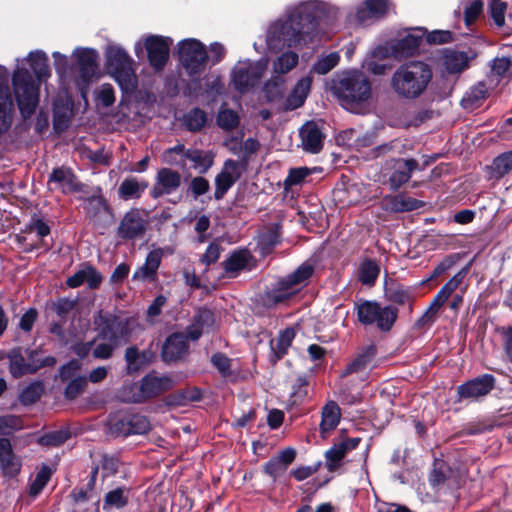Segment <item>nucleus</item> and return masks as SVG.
I'll return each instance as SVG.
<instances>
[{"instance_id":"obj_1","label":"nucleus","mask_w":512,"mask_h":512,"mask_svg":"<svg viewBox=\"0 0 512 512\" xmlns=\"http://www.w3.org/2000/svg\"><path fill=\"white\" fill-rule=\"evenodd\" d=\"M323 12L322 6L316 3H305L285 21L273 24L267 36V44L271 49L282 46L298 47L312 41L318 21Z\"/></svg>"},{"instance_id":"obj_2","label":"nucleus","mask_w":512,"mask_h":512,"mask_svg":"<svg viewBox=\"0 0 512 512\" xmlns=\"http://www.w3.org/2000/svg\"><path fill=\"white\" fill-rule=\"evenodd\" d=\"M429 64L413 60L400 65L392 74L391 88L397 97L414 100L424 94L432 80Z\"/></svg>"},{"instance_id":"obj_3","label":"nucleus","mask_w":512,"mask_h":512,"mask_svg":"<svg viewBox=\"0 0 512 512\" xmlns=\"http://www.w3.org/2000/svg\"><path fill=\"white\" fill-rule=\"evenodd\" d=\"M333 93L340 104L351 112L358 113L371 97V84L359 71L343 73L333 84Z\"/></svg>"},{"instance_id":"obj_4","label":"nucleus","mask_w":512,"mask_h":512,"mask_svg":"<svg viewBox=\"0 0 512 512\" xmlns=\"http://www.w3.org/2000/svg\"><path fill=\"white\" fill-rule=\"evenodd\" d=\"M106 65L123 92L130 93L136 89L133 60L121 47L111 45L106 49Z\"/></svg>"},{"instance_id":"obj_5","label":"nucleus","mask_w":512,"mask_h":512,"mask_svg":"<svg viewBox=\"0 0 512 512\" xmlns=\"http://www.w3.org/2000/svg\"><path fill=\"white\" fill-rule=\"evenodd\" d=\"M172 386L170 377L150 373L141 379L139 387L135 384L124 386L119 398L124 402L141 403L166 392Z\"/></svg>"},{"instance_id":"obj_6","label":"nucleus","mask_w":512,"mask_h":512,"mask_svg":"<svg viewBox=\"0 0 512 512\" xmlns=\"http://www.w3.org/2000/svg\"><path fill=\"white\" fill-rule=\"evenodd\" d=\"M14 93L22 116L27 119L35 112L39 101V87L28 71L17 69L13 74Z\"/></svg>"},{"instance_id":"obj_7","label":"nucleus","mask_w":512,"mask_h":512,"mask_svg":"<svg viewBox=\"0 0 512 512\" xmlns=\"http://www.w3.org/2000/svg\"><path fill=\"white\" fill-rule=\"evenodd\" d=\"M358 320L364 325L375 324L381 331H389L393 327L398 309L392 306H381L375 301H363L357 305Z\"/></svg>"},{"instance_id":"obj_8","label":"nucleus","mask_w":512,"mask_h":512,"mask_svg":"<svg viewBox=\"0 0 512 512\" xmlns=\"http://www.w3.org/2000/svg\"><path fill=\"white\" fill-rule=\"evenodd\" d=\"M133 322L130 318H122L99 312L94 317V324L99 330L97 338L115 342L119 345L121 341L127 340Z\"/></svg>"},{"instance_id":"obj_9","label":"nucleus","mask_w":512,"mask_h":512,"mask_svg":"<svg viewBox=\"0 0 512 512\" xmlns=\"http://www.w3.org/2000/svg\"><path fill=\"white\" fill-rule=\"evenodd\" d=\"M313 273L310 264H302L291 275L278 281L275 289L267 293L268 302L277 304L290 298L299 290V286L306 283Z\"/></svg>"},{"instance_id":"obj_10","label":"nucleus","mask_w":512,"mask_h":512,"mask_svg":"<svg viewBox=\"0 0 512 512\" xmlns=\"http://www.w3.org/2000/svg\"><path fill=\"white\" fill-rule=\"evenodd\" d=\"M267 65L268 61L266 59L237 65L232 72V80L235 88L240 92H245L257 85L263 77Z\"/></svg>"},{"instance_id":"obj_11","label":"nucleus","mask_w":512,"mask_h":512,"mask_svg":"<svg viewBox=\"0 0 512 512\" xmlns=\"http://www.w3.org/2000/svg\"><path fill=\"white\" fill-rule=\"evenodd\" d=\"M419 168V163L415 159L397 158L388 161L383 172L388 176V184L392 191H397L407 183L412 173Z\"/></svg>"},{"instance_id":"obj_12","label":"nucleus","mask_w":512,"mask_h":512,"mask_svg":"<svg viewBox=\"0 0 512 512\" xmlns=\"http://www.w3.org/2000/svg\"><path fill=\"white\" fill-rule=\"evenodd\" d=\"M179 56L182 64L191 75L205 68L207 62L205 47L195 39H187L180 43Z\"/></svg>"},{"instance_id":"obj_13","label":"nucleus","mask_w":512,"mask_h":512,"mask_svg":"<svg viewBox=\"0 0 512 512\" xmlns=\"http://www.w3.org/2000/svg\"><path fill=\"white\" fill-rule=\"evenodd\" d=\"M376 355L377 347L373 343L360 348L352 360L346 365L341 376L345 377L357 374L364 378L367 372L375 367Z\"/></svg>"},{"instance_id":"obj_14","label":"nucleus","mask_w":512,"mask_h":512,"mask_svg":"<svg viewBox=\"0 0 512 512\" xmlns=\"http://www.w3.org/2000/svg\"><path fill=\"white\" fill-rule=\"evenodd\" d=\"M148 228V221L139 210H130L123 216L119 227L118 236L125 240H132L144 236Z\"/></svg>"},{"instance_id":"obj_15","label":"nucleus","mask_w":512,"mask_h":512,"mask_svg":"<svg viewBox=\"0 0 512 512\" xmlns=\"http://www.w3.org/2000/svg\"><path fill=\"white\" fill-rule=\"evenodd\" d=\"M171 40L161 36L150 35L144 39V47L149 62L156 70H161L169 57Z\"/></svg>"},{"instance_id":"obj_16","label":"nucleus","mask_w":512,"mask_h":512,"mask_svg":"<svg viewBox=\"0 0 512 512\" xmlns=\"http://www.w3.org/2000/svg\"><path fill=\"white\" fill-rule=\"evenodd\" d=\"M493 387L494 377L485 374L460 385L457 388V392L461 399L476 400L479 397L487 395Z\"/></svg>"},{"instance_id":"obj_17","label":"nucleus","mask_w":512,"mask_h":512,"mask_svg":"<svg viewBox=\"0 0 512 512\" xmlns=\"http://www.w3.org/2000/svg\"><path fill=\"white\" fill-rule=\"evenodd\" d=\"M180 185L181 175L179 172L169 168H162L156 175V181L151 190V195L153 198L169 195L175 192Z\"/></svg>"},{"instance_id":"obj_18","label":"nucleus","mask_w":512,"mask_h":512,"mask_svg":"<svg viewBox=\"0 0 512 512\" xmlns=\"http://www.w3.org/2000/svg\"><path fill=\"white\" fill-rule=\"evenodd\" d=\"M240 176L241 173L239 171L238 162L234 160H227L224 163L222 171L215 178V199H222Z\"/></svg>"},{"instance_id":"obj_19","label":"nucleus","mask_w":512,"mask_h":512,"mask_svg":"<svg viewBox=\"0 0 512 512\" xmlns=\"http://www.w3.org/2000/svg\"><path fill=\"white\" fill-rule=\"evenodd\" d=\"M298 62L299 56L296 52L288 50L278 55L272 62L273 76L272 79L266 83L265 89L268 91L270 86H277L279 78L292 71L297 66Z\"/></svg>"},{"instance_id":"obj_20","label":"nucleus","mask_w":512,"mask_h":512,"mask_svg":"<svg viewBox=\"0 0 512 512\" xmlns=\"http://www.w3.org/2000/svg\"><path fill=\"white\" fill-rule=\"evenodd\" d=\"M48 184L52 190H60L63 193L75 192L80 189L76 176L70 168L60 167L52 171L48 178Z\"/></svg>"},{"instance_id":"obj_21","label":"nucleus","mask_w":512,"mask_h":512,"mask_svg":"<svg viewBox=\"0 0 512 512\" xmlns=\"http://www.w3.org/2000/svg\"><path fill=\"white\" fill-rule=\"evenodd\" d=\"M188 335L182 332L173 333L170 335L162 349V358L165 362H174L181 359L188 352Z\"/></svg>"},{"instance_id":"obj_22","label":"nucleus","mask_w":512,"mask_h":512,"mask_svg":"<svg viewBox=\"0 0 512 512\" xmlns=\"http://www.w3.org/2000/svg\"><path fill=\"white\" fill-rule=\"evenodd\" d=\"M295 457V449L291 447L283 449L278 455L272 457L267 463H265L263 467L264 473L275 481L286 472Z\"/></svg>"},{"instance_id":"obj_23","label":"nucleus","mask_w":512,"mask_h":512,"mask_svg":"<svg viewBox=\"0 0 512 512\" xmlns=\"http://www.w3.org/2000/svg\"><path fill=\"white\" fill-rule=\"evenodd\" d=\"M382 203L384 209L390 212H409L417 210L424 205L422 201L405 194L385 196Z\"/></svg>"},{"instance_id":"obj_24","label":"nucleus","mask_w":512,"mask_h":512,"mask_svg":"<svg viewBox=\"0 0 512 512\" xmlns=\"http://www.w3.org/2000/svg\"><path fill=\"white\" fill-rule=\"evenodd\" d=\"M214 324V314L208 309H200L187 329L188 337L191 340H197L203 333L209 332Z\"/></svg>"},{"instance_id":"obj_25","label":"nucleus","mask_w":512,"mask_h":512,"mask_svg":"<svg viewBox=\"0 0 512 512\" xmlns=\"http://www.w3.org/2000/svg\"><path fill=\"white\" fill-rule=\"evenodd\" d=\"M302 146L306 151L317 153L323 145V134L319 127L313 123H306L300 130Z\"/></svg>"},{"instance_id":"obj_26","label":"nucleus","mask_w":512,"mask_h":512,"mask_svg":"<svg viewBox=\"0 0 512 512\" xmlns=\"http://www.w3.org/2000/svg\"><path fill=\"white\" fill-rule=\"evenodd\" d=\"M252 260L248 250L240 249L233 251L230 256L222 263L225 272L230 277H236L240 271L246 269Z\"/></svg>"},{"instance_id":"obj_27","label":"nucleus","mask_w":512,"mask_h":512,"mask_svg":"<svg viewBox=\"0 0 512 512\" xmlns=\"http://www.w3.org/2000/svg\"><path fill=\"white\" fill-rule=\"evenodd\" d=\"M161 258V250L151 251L147 255L145 263L134 272L133 279L139 281H153L156 277Z\"/></svg>"},{"instance_id":"obj_28","label":"nucleus","mask_w":512,"mask_h":512,"mask_svg":"<svg viewBox=\"0 0 512 512\" xmlns=\"http://www.w3.org/2000/svg\"><path fill=\"white\" fill-rule=\"evenodd\" d=\"M422 42V34L408 33L392 45V52L397 58L412 56Z\"/></svg>"},{"instance_id":"obj_29","label":"nucleus","mask_w":512,"mask_h":512,"mask_svg":"<svg viewBox=\"0 0 512 512\" xmlns=\"http://www.w3.org/2000/svg\"><path fill=\"white\" fill-rule=\"evenodd\" d=\"M0 465L6 475L13 476L20 469V462L12 450L11 443L6 438H0Z\"/></svg>"},{"instance_id":"obj_30","label":"nucleus","mask_w":512,"mask_h":512,"mask_svg":"<svg viewBox=\"0 0 512 512\" xmlns=\"http://www.w3.org/2000/svg\"><path fill=\"white\" fill-rule=\"evenodd\" d=\"M341 412L338 404L334 401L328 402L322 409L320 432L323 437L334 430L340 422Z\"/></svg>"},{"instance_id":"obj_31","label":"nucleus","mask_w":512,"mask_h":512,"mask_svg":"<svg viewBox=\"0 0 512 512\" xmlns=\"http://www.w3.org/2000/svg\"><path fill=\"white\" fill-rule=\"evenodd\" d=\"M468 64L469 58L465 52L446 50L443 54V65L448 73H461Z\"/></svg>"},{"instance_id":"obj_32","label":"nucleus","mask_w":512,"mask_h":512,"mask_svg":"<svg viewBox=\"0 0 512 512\" xmlns=\"http://www.w3.org/2000/svg\"><path fill=\"white\" fill-rule=\"evenodd\" d=\"M463 277L464 276L462 273H458L455 276H453L435 295V297L430 302L428 307L439 312L443 304L448 300L451 294L458 288V286L463 280Z\"/></svg>"},{"instance_id":"obj_33","label":"nucleus","mask_w":512,"mask_h":512,"mask_svg":"<svg viewBox=\"0 0 512 512\" xmlns=\"http://www.w3.org/2000/svg\"><path fill=\"white\" fill-rule=\"evenodd\" d=\"M130 496V489L121 486L112 489L111 491L107 492L104 501H103V509L104 510H110V509H121L125 507L128 503Z\"/></svg>"},{"instance_id":"obj_34","label":"nucleus","mask_w":512,"mask_h":512,"mask_svg":"<svg viewBox=\"0 0 512 512\" xmlns=\"http://www.w3.org/2000/svg\"><path fill=\"white\" fill-rule=\"evenodd\" d=\"M385 295L390 302L398 305L410 304L413 301L412 290L399 283L392 282L387 284Z\"/></svg>"},{"instance_id":"obj_35","label":"nucleus","mask_w":512,"mask_h":512,"mask_svg":"<svg viewBox=\"0 0 512 512\" xmlns=\"http://www.w3.org/2000/svg\"><path fill=\"white\" fill-rule=\"evenodd\" d=\"M311 84L312 79L309 76L303 77L297 82L287 99L289 108L296 109L303 105L311 89Z\"/></svg>"},{"instance_id":"obj_36","label":"nucleus","mask_w":512,"mask_h":512,"mask_svg":"<svg viewBox=\"0 0 512 512\" xmlns=\"http://www.w3.org/2000/svg\"><path fill=\"white\" fill-rule=\"evenodd\" d=\"M186 159L193 162V168L199 173H206L214 162V156L211 152L199 149H188Z\"/></svg>"},{"instance_id":"obj_37","label":"nucleus","mask_w":512,"mask_h":512,"mask_svg":"<svg viewBox=\"0 0 512 512\" xmlns=\"http://www.w3.org/2000/svg\"><path fill=\"white\" fill-rule=\"evenodd\" d=\"M294 337L295 331L292 328H287L281 331L275 339L270 341L271 349L278 359L287 353Z\"/></svg>"},{"instance_id":"obj_38","label":"nucleus","mask_w":512,"mask_h":512,"mask_svg":"<svg viewBox=\"0 0 512 512\" xmlns=\"http://www.w3.org/2000/svg\"><path fill=\"white\" fill-rule=\"evenodd\" d=\"M7 357L9 359V371L14 378H20L28 374L29 369L26 358L22 355L20 349L11 350Z\"/></svg>"},{"instance_id":"obj_39","label":"nucleus","mask_w":512,"mask_h":512,"mask_svg":"<svg viewBox=\"0 0 512 512\" xmlns=\"http://www.w3.org/2000/svg\"><path fill=\"white\" fill-rule=\"evenodd\" d=\"M147 184H141L136 178L125 179L118 188V195L123 200L139 198Z\"/></svg>"},{"instance_id":"obj_40","label":"nucleus","mask_w":512,"mask_h":512,"mask_svg":"<svg viewBox=\"0 0 512 512\" xmlns=\"http://www.w3.org/2000/svg\"><path fill=\"white\" fill-rule=\"evenodd\" d=\"M349 451L348 443L334 445L325 453L326 466L329 471H335L340 467L342 459Z\"/></svg>"},{"instance_id":"obj_41","label":"nucleus","mask_w":512,"mask_h":512,"mask_svg":"<svg viewBox=\"0 0 512 512\" xmlns=\"http://www.w3.org/2000/svg\"><path fill=\"white\" fill-rule=\"evenodd\" d=\"M28 59L33 72L39 79L49 76L48 57L44 52H31Z\"/></svg>"},{"instance_id":"obj_42","label":"nucleus","mask_w":512,"mask_h":512,"mask_svg":"<svg viewBox=\"0 0 512 512\" xmlns=\"http://www.w3.org/2000/svg\"><path fill=\"white\" fill-rule=\"evenodd\" d=\"M183 122L189 131L196 132L205 126L207 114L199 108H194L184 115Z\"/></svg>"},{"instance_id":"obj_43","label":"nucleus","mask_w":512,"mask_h":512,"mask_svg":"<svg viewBox=\"0 0 512 512\" xmlns=\"http://www.w3.org/2000/svg\"><path fill=\"white\" fill-rule=\"evenodd\" d=\"M127 372L133 373L140 370L147 363L146 353H140L136 347H129L125 351Z\"/></svg>"},{"instance_id":"obj_44","label":"nucleus","mask_w":512,"mask_h":512,"mask_svg":"<svg viewBox=\"0 0 512 512\" xmlns=\"http://www.w3.org/2000/svg\"><path fill=\"white\" fill-rule=\"evenodd\" d=\"M512 170V151L496 157L492 164V176L501 178Z\"/></svg>"},{"instance_id":"obj_45","label":"nucleus","mask_w":512,"mask_h":512,"mask_svg":"<svg viewBox=\"0 0 512 512\" xmlns=\"http://www.w3.org/2000/svg\"><path fill=\"white\" fill-rule=\"evenodd\" d=\"M26 362L28 369H32L28 374H33L43 367L54 366L56 364V359L52 356L40 358L39 352L37 350H32L28 352Z\"/></svg>"},{"instance_id":"obj_46","label":"nucleus","mask_w":512,"mask_h":512,"mask_svg":"<svg viewBox=\"0 0 512 512\" xmlns=\"http://www.w3.org/2000/svg\"><path fill=\"white\" fill-rule=\"evenodd\" d=\"M74 55L76 56L78 64L85 75L94 70L96 59L94 50L78 48L75 50Z\"/></svg>"},{"instance_id":"obj_47","label":"nucleus","mask_w":512,"mask_h":512,"mask_svg":"<svg viewBox=\"0 0 512 512\" xmlns=\"http://www.w3.org/2000/svg\"><path fill=\"white\" fill-rule=\"evenodd\" d=\"M380 272L376 262L368 260L361 264L359 269V279L363 284H373Z\"/></svg>"},{"instance_id":"obj_48","label":"nucleus","mask_w":512,"mask_h":512,"mask_svg":"<svg viewBox=\"0 0 512 512\" xmlns=\"http://www.w3.org/2000/svg\"><path fill=\"white\" fill-rule=\"evenodd\" d=\"M188 149H185L183 144H178L172 148H169L163 153L164 162L171 165L184 166V160L186 159V153Z\"/></svg>"},{"instance_id":"obj_49","label":"nucleus","mask_w":512,"mask_h":512,"mask_svg":"<svg viewBox=\"0 0 512 512\" xmlns=\"http://www.w3.org/2000/svg\"><path fill=\"white\" fill-rule=\"evenodd\" d=\"M339 55L336 52H332L322 58H320L312 68V71L324 75L332 70L339 62Z\"/></svg>"},{"instance_id":"obj_50","label":"nucleus","mask_w":512,"mask_h":512,"mask_svg":"<svg viewBox=\"0 0 512 512\" xmlns=\"http://www.w3.org/2000/svg\"><path fill=\"white\" fill-rule=\"evenodd\" d=\"M217 122L222 129L232 130L238 125L239 116L231 109H223L218 113Z\"/></svg>"},{"instance_id":"obj_51","label":"nucleus","mask_w":512,"mask_h":512,"mask_svg":"<svg viewBox=\"0 0 512 512\" xmlns=\"http://www.w3.org/2000/svg\"><path fill=\"white\" fill-rule=\"evenodd\" d=\"M490 15L494 20L495 24L499 27L505 23V13L507 9V3L502 0H491L489 4Z\"/></svg>"},{"instance_id":"obj_52","label":"nucleus","mask_w":512,"mask_h":512,"mask_svg":"<svg viewBox=\"0 0 512 512\" xmlns=\"http://www.w3.org/2000/svg\"><path fill=\"white\" fill-rule=\"evenodd\" d=\"M42 391L43 386L41 383H32L22 391L20 400L25 405L32 404L40 398Z\"/></svg>"},{"instance_id":"obj_53","label":"nucleus","mask_w":512,"mask_h":512,"mask_svg":"<svg viewBox=\"0 0 512 512\" xmlns=\"http://www.w3.org/2000/svg\"><path fill=\"white\" fill-rule=\"evenodd\" d=\"M130 418V428L131 434H145L151 429V424L147 417L143 415H131Z\"/></svg>"},{"instance_id":"obj_54","label":"nucleus","mask_w":512,"mask_h":512,"mask_svg":"<svg viewBox=\"0 0 512 512\" xmlns=\"http://www.w3.org/2000/svg\"><path fill=\"white\" fill-rule=\"evenodd\" d=\"M210 184L207 179L201 176H196L192 178L188 192H190L194 199H197L199 196L206 194L209 191Z\"/></svg>"},{"instance_id":"obj_55","label":"nucleus","mask_w":512,"mask_h":512,"mask_svg":"<svg viewBox=\"0 0 512 512\" xmlns=\"http://www.w3.org/2000/svg\"><path fill=\"white\" fill-rule=\"evenodd\" d=\"M86 385L87 379L83 376L72 379L65 388V397L75 399L84 390Z\"/></svg>"},{"instance_id":"obj_56","label":"nucleus","mask_w":512,"mask_h":512,"mask_svg":"<svg viewBox=\"0 0 512 512\" xmlns=\"http://www.w3.org/2000/svg\"><path fill=\"white\" fill-rule=\"evenodd\" d=\"M116 347H118V344L111 341L98 343L94 347L92 355L96 359L106 360L113 355V352L116 349Z\"/></svg>"},{"instance_id":"obj_57","label":"nucleus","mask_w":512,"mask_h":512,"mask_svg":"<svg viewBox=\"0 0 512 512\" xmlns=\"http://www.w3.org/2000/svg\"><path fill=\"white\" fill-rule=\"evenodd\" d=\"M309 174L310 170L306 167L291 169L284 181L285 187L287 188L300 184Z\"/></svg>"},{"instance_id":"obj_58","label":"nucleus","mask_w":512,"mask_h":512,"mask_svg":"<svg viewBox=\"0 0 512 512\" xmlns=\"http://www.w3.org/2000/svg\"><path fill=\"white\" fill-rule=\"evenodd\" d=\"M129 428H130L129 416L122 417L119 419H113L110 421L111 431L118 436L131 435V430H129Z\"/></svg>"},{"instance_id":"obj_59","label":"nucleus","mask_w":512,"mask_h":512,"mask_svg":"<svg viewBox=\"0 0 512 512\" xmlns=\"http://www.w3.org/2000/svg\"><path fill=\"white\" fill-rule=\"evenodd\" d=\"M21 428L18 417L8 415L0 417V436L10 434L14 430Z\"/></svg>"},{"instance_id":"obj_60","label":"nucleus","mask_w":512,"mask_h":512,"mask_svg":"<svg viewBox=\"0 0 512 512\" xmlns=\"http://www.w3.org/2000/svg\"><path fill=\"white\" fill-rule=\"evenodd\" d=\"M497 332L503 337L505 355L512 363V325L498 327Z\"/></svg>"},{"instance_id":"obj_61","label":"nucleus","mask_w":512,"mask_h":512,"mask_svg":"<svg viewBox=\"0 0 512 512\" xmlns=\"http://www.w3.org/2000/svg\"><path fill=\"white\" fill-rule=\"evenodd\" d=\"M69 438V433L67 431H54L44 435L41 438V442L46 445L51 446H59L63 444Z\"/></svg>"},{"instance_id":"obj_62","label":"nucleus","mask_w":512,"mask_h":512,"mask_svg":"<svg viewBox=\"0 0 512 512\" xmlns=\"http://www.w3.org/2000/svg\"><path fill=\"white\" fill-rule=\"evenodd\" d=\"M364 3L370 10V15H374L376 19L384 16L388 10L387 0H366Z\"/></svg>"},{"instance_id":"obj_63","label":"nucleus","mask_w":512,"mask_h":512,"mask_svg":"<svg viewBox=\"0 0 512 512\" xmlns=\"http://www.w3.org/2000/svg\"><path fill=\"white\" fill-rule=\"evenodd\" d=\"M210 227V218L206 215H202L196 219L194 230L198 234L197 241L203 243L208 239L207 230Z\"/></svg>"},{"instance_id":"obj_64","label":"nucleus","mask_w":512,"mask_h":512,"mask_svg":"<svg viewBox=\"0 0 512 512\" xmlns=\"http://www.w3.org/2000/svg\"><path fill=\"white\" fill-rule=\"evenodd\" d=\"M492 71L498 76H507L512 73V62L509 58H496L493 61Z\"/></svg>"}]
</instances>
